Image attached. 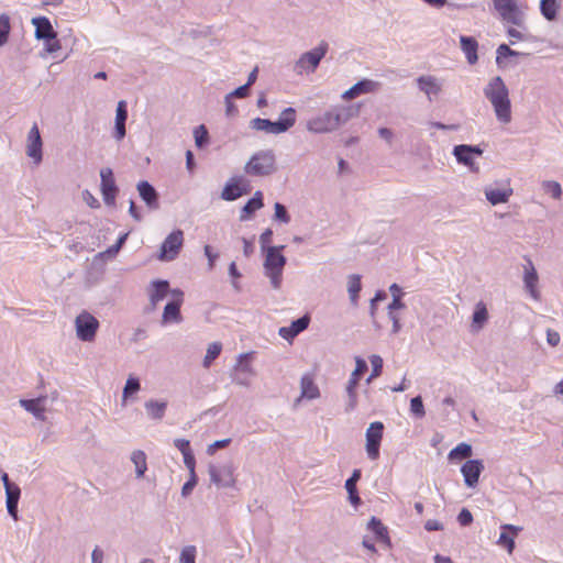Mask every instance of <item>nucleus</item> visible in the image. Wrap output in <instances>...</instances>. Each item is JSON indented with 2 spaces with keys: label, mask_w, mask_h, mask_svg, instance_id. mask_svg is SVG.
Instances as JSON below:
<instances>
[{
  "label": "nucleus",
  "mask_w": 563,
  "mask_h": 563,
  "mask_svg": "<svg viewBox=\"0 0 563 563\" xmlns=\"http://www.w3.org/2000/svg\"><path fill=\"white\" fill-rule=\"evenodd\" d=\"M561 336L559 332L549 329L547 331V341L551 346H556L560 343Z\"/></svg>",
  "instance_id": "obj_60"
},
{
  "label": "nucleus",
  "mask_w": 563,
  "mask_h": 563,
  "mask_svg": "<svg viewBox=\"0 0 563 563\" xmlns=\"http://www.w3.org/2000/svg\"><path fill=\"white\" fill-rule=\"evenodd\" d=\"M309 317L305 316L291 322L289 327H283L279 329V335L285 340H292L301 331L307 329L309 324Z\"/></svg>",
  "instance_id": "obj_23"
},
{
  "label": "nucleus",
  "mask_w": 563,
  "mask_h": 563,
  "mask_svg": "<svg viewBox=\"0 0 563 563\" xmlns=\"http://www.w3.org/2000/svg\"><path fill=\"white\" fill-rule=\"evenodd\" d=\"M166 407H167V402H165V401L150 400V401L145 402V408L147 410V413L153 419H162L165 415Z\"/></svg>",
  "instance_id": "obj_38"
},
{
  "label": "nucleus",
  "mask_w": 563,
  "mask_h": 563,
  "mask_svg": "<svg viewBox=\"0 0 563 563\" xmlns=\"http://www.w3.org/2000/svg\"><path fill=\"white\" fill-rule=\"evenodd\" d=\"M368 529L375 533L379 541L389 544L388 530L379 519L373 517L368 522Z\"/></svg>",
  "instance_id": "obj_36"
},
{
  "label": "nucleus",
  "mask_w": 563,
  "mask_h": 563,
  "mask_svg": "<svg viewBox=\"0 0 563 563\" xmlns=\"http://www.w3.org/2000/svg\"><path fill=\"white\" fill-rule=\"evenodd\" d=\"M485 95L493 106H510L508 91L500 77H496L489 82L485 89Z\"/></svg>",
  "instance_id": "obj_11"
},
{
  "label": "nucleus",
  "mask_w": 563,
  "mask_h": 563,
  "mask_svg": "<svg viewBox=\"0 0 563 563\" xmlns=\"http://www.w3.org/2000/svg\"><path fill=\"white\" fill-rule=\"evenodd\" d=\"M472 455V446L467 443H460L454 449H452L449 453V460H463L468 459Z\"/></svg>",
  "instance_id": "obj_40"
},
{
  "label": "nucleus",
  "mask_w": 563,
  "mask_h": 563,
  "mask_svg": "<svg viewBox=\"0 0 563 563\" xmlns=\"http://www.w3.org/2000/svg\"><path fill=\"white\" fill-rule=\"evenodd\" d=\"M7 494V509L14 520H18V503L21 490L18 485L8 486L5 488Z\"/></svg>",
  "instance_id": "obj_28"
},
{
  "label": "nucleus",
  "mask_w": 563,
  "mask_h": 563,
  "mask_svg": "<svg viewBox=\"0 0 563 563\" xmlns=\"http://www.w3.org/2000/svg\"><path fill=\"white\" fill-rule=\"evenodd\" d=\"M523 280H525L526 288L529 290L531 297L533 299L538 300L540 298V292L537 287L538 275H537V272L530 261H529V267H526Z\"/></svg>",
  "instance_id": "obj_27"
},
{
  "label": "nucleus",
  "mask_w": 563,
  "mask_h": 563,
  "mask_svg": "<svg viewBox=\"0 0 563 563\" xmlns=\"http://www.w3.org/2000/svg\"><path fill=\"white\" fill-rule=\"evenodd\" d=\"M222 345L219 342H213L208 346L207 353L203 358L205 367H209L211 363L220 355Z\"/></svg>",
  "instance_id": "obj_42"
},
{
  "label": "nucleus",
  "mask_w": 563,
  "mask_h": 563,
  "mask_svg": "<svg viewBox=\"0 0 563 563\" xmlns=\"http://www.w3.org/2000/svg\"><path fill=\"white\" fill-rule=\"evenodd\" d=\"M496 53H497L496 62H497L498 65H501L503 58H505V57H509V56H526L527 55L525 53H520V52L511 49L506 44L499 45Z\"/></svg>",
  "instance_id": "obj_45"
},
{
  "label": "nucleus",
  "mask_w": 563,
  "mask_h": 563,
  "mask_svg": "<svg viewBox=\"0 0 563 563\" xmlns=\"http://www.w3.org/2000/svg\"><path fill=\"white\" fill-rule=\"evenodd\" d=\"M231 440L230 439H223V440H219V441H216L214 443H212L209 449H208V452L209 453H214V451L217 449H223L225 446H228L230 444Z\"/></svg>",
  "instance_id": "obj_63"
},
{
  "label": "nucleus",
  "mask_w": 563,
  "mask_h": 563,
  "mask_svg": "<svg viewBox=\"0 0 563 563\" xmlns=\"http://www.w3.org/2000/svg\"><path fill=\"white\" fill-rule=\"evenodd\" d=\"M280 247H267L265 256V269L266 275L271 278L272 284L275 288H278L282 280V272L286 264V258L282 254Z\"/></svg>",
  "instance_id": "obj_3"
},
{
  "label": "nucleus",
  "mask_w": 563,
  "mask_h": 563,
  "mask_svg": "<svg viewBox=\"0 0 563 563\" xmlns=\"http://www.w3.org/2000/svg\"><path fill=\"white\" fill-rule=\"evenodd\" d=\"M196 484H197L196 474L192 473L190 479L184 484V486L181 488V494L184 496L189 495L191 493V490L194 489V487L196 486Z\"/></svg>",
  "instance_id": "obj_59"
},
{
  "label": "nucleus",
  "mask_w": 563,
  "mask_h": 563,
  "mask_svg": "<svg viewBox=\"0 0 563 563\" xmlns=\"http://www.w3.org/2000/svg\"><path fill=\"white\" fill-rule=\"evenodd\" d=\"M101 176V192L103 200L107 205H113L117 195V186L113 178V173L110 168H103L100 172Z\"/></svg>",
  "instance_id": "obj_16"
},
{
  "label": "nucleus",
  "mask_w": 563,
  "mask_h": 563,
  "mask_svg": "<svg viewBox=\"0 0 563 563\" xmlns=\"http://www.w3.org/2000/svg\"><path fill=\"white\" fill-rule=\"evenodd\" d=\"M184 244V232L179 229L174 230L164 240L161 246L158 258L161 261H173L179 254Z\"/></svg>",
  "instance_id": "obj_7"
},
{
  "label": "nucleus",
  "mask_w": 563,
  "mask_h": 563,
  "mask_svg": "<svg viewBox=\"0 0 563 563\" xmlns=\"http://www.w3.org/2000/svg\"><path fill=\"white\" fill-rule=\"evenodd\" d=\"M275 169V157L271 152H261L252 156L245 166L250 175H269Z\"/></svg>",
  "instance_id": "obj_4"
},
{
  "label": "nucleus",
  "mask_w": 563,
  "mask_h": 563,
  "mask_svg": "<svg viewBox=\"0 0 563 563\" xmlns=\"http://www.w3.org/2000/svg\"><path fill=\"white\" fill-rule=\"evenodd\" d=\"M126 108H117L114 137L122 140L125 136Z\"/></svg>",
  "instance_id": "obj_35"
},
{
  "label": "nucleus",
  "mask_w": 563,
  "mask_h": 563,
  "mask_svg": "<svg viewBox=\"0 0 563 563\" xmlns=\"http://www.w3.org/2000/svg\"><path fill=\"white\" fill-rule=\"evenodd\" d=\"M380 88V84L378 81L372 79H363L352 86L350 89L342 93V98L344 100H352L362 95L374 93L377 92Z\"/></svg>",
  "instance_id": "obj_13"
},
{
  "label": "nucleus",
  "mask_w": 563,
  "mask_h": 563,
  "mask_svg": "<svg viewBox=\"0 0 563 563\" xmlns=\"http://www.w3.org/2000/svg\"><path fill=\"white\" fill-rule=\"evenodd\" d=\"M512 195V188L510 187L509 180L503 188H487L485 189V196L492 205L505 203Z\"/></svg>",
  "instance_id": "obj_21"
},
{
  "label": "nucleus",
  "mask_w": 563,
  "mask_h": 563,
  "mask_svg": "<svg viewBox=\"0 0 563 563\" xmlns=\"http://www.w3.org/2000/svg\"><path fill=\"white\" fill-rule=\"evenodd\" d=\"M249 93H250V82H246L245 85L238 87L233 91L224 93V96H223L224 106H233L232 98L242 99V98L247 97Z\"/></svg>",
  "instance_id": "obj_41"
},
{
  "label": "nucleus",
  "mask_w": 563,
  "mask_h": 563,
  "mask_svg": "<svg viewBox=\"0 0 563 563\" xmlns=\"http://www.w3.org/2000/svg\"><path fill=\"white\" fill-rule=\"evenodd\" d=\"M372 364V374L368 377L367 382H371L373 378L380 376L383 372V358L379 355H372L369 357Z\"/></svg>",
  "instance_id": "obj_47"
},
{
  "label": "nucleus",
  "mask_w": 563,
  "mask_h": 563,
  "mask_svg": "<svg viewBox=\"0 0 563 563\" xmlns=\"http://www.w3.org/2000/svg\"><path fill=\"white\" fill-rule=\"evenodd\" d=\"M174 444L181 452L183 455L188 452H191L190 443L186 439H176L174 441Z\"/></svg>",
  "instance_id": "obj_57"
},
{
  "label": "nucleus",
  "mask_w": 563,
  "mask_h": 563,
  "mask_svg": "<svg viewBox=\"0 0 563 563\" xmlns=\"http://www.w3.org/2000/svg\"><path fill=\"white\" fill-rule=\"evenodd\" d=\"M140 388L141 385L139 379L135 377H129L123 389L122 405H125L128 397L134 393H137Z\"/></svg>",
  "instance_id": "obj_44"
},
{
  "label": "nucleus",
  "mask_w": 563,
  "mask_h": 563,
  "mask_svg": "<svg viewBox=\"0 0 563 563\" xmlns=\"http://www.w3.org/2000/svg\"><path fill=\"white\" fill-rule=\"evenodd\" d=\"M501 530L503 531L497 540V544L507 549L508 553H512L515 549V538L521 528L512 525H503Z\"/></svg>",
  "instance_id": "obj_20"
},
{
  "label": "nucleus",
  "mask_w": 563,
  "mask_h": 563,
  "mask_svg": "<svg viewBox=\"0 0 563 563\" xmlns=\"http://www.w3.org/2000/svg\"><path fill=\"white\" fill-rule=\"evenodd\" d=\"M77 336L85 342L95 340L99 329V321L89 312L82 311L75 320Z\"/></svg>",
  "instance_id": "obj_5"
},
{
  "label": "nucleus",
  "mask_w": 563,
  "mask_h": 563,
  "mask_svg": "<svg viewBox=\"0 0 563 563\" xmlns=\"http://www.w3.org/2000/svg\"><path fill=\"white\" fill-rule=\"evenodd\" d=\"M26 153L35 164L42 161V140L36 124H34L29 132Z\"/></svg>",
  "instance_id": "obj_18"
},
{
  "label": "nucleus",
  "mask_w": 563,
  "mask_h": 563,
  "mask_svg": "<svg viewBox=\"0 0 563 563\" xmlns=\"http://www.w3.org/2000/svg\"><path fill=\"white\" fill-rule=\"evenodd\" d=\"M296 122L295 108H285L277 121H271L267 119H254L251 122L253 129L264 131L271 134H279L286 132Z\"/></svg>",
  "instance_id": "obj_2"
},
{
  "label": "nucleus",
  "mask_w": 563,
  "mask_h": 563,
  "mask_svg": "<svg viewBox=\"0 0 563 563\" xmlns=\"http://www.w3.org/2000/svg\"><path fill=\"white\" fill-rule=\"evenodd\" d=\"M545 192L550 194L553 198L560 199L562 195L561 185L558 181L549 180L543 183Z\"/></svg>",
  "instance_id": "obj_49"
},
{
  "label": "nucleus",
  "mask_w": 563,
  "mask_h": 563,
  "mask_svg": "<svg viewBox=\"0 0 563 563\" xmlns=\"http://www.w3.org/2000/svg\"><path fill=\"white\" fill-rule=\"evenodd\" d=\"M361 478V471L354 470L352 476L345 482V488L349 493L350 500L353 505L357 506L361 501L357 489H356V483Z\"/></svg>",
  "instance_id": "obj_33"
},
{
  "label": "nucleus",
  "mask_w": 563,
  "mask_h": 563,
  "mask_svg": "<svg viewBox=\"0 0 563 563\" xmlns=\"http://www.w3.org/2000/svg\"><path fill=\"white\" fill-rule=\"evenodd\" d=\"M60 47L62 46H60V43L57 40V37H55V40H46V43H45V52L46 53L54 54L57 51H59Z\"/></svg>",
  "instance_id": "obj_56"
},
{
  "label": "nucleus",
  "mask_w": 563,
  "mask_h": 563,
  "mask_svg": "<svg viewBox=\"0 0 563 563\" xmlns=\"http://www.w3.org/2000/svg\"><path fill=\"white\" fill-rule=\"evenodd\" d=\"M493 3L505 21L518 26L522 25L523 14L518 9L516 0H493Z\"/></svg>",
  "instance_id": "obj_8"
},
{
  "label": "nucleus",
  "mask_w": 563,
  "mask_h": 563,
  "mask_svg": "<svg viewBox=\"0 0 563 563\" xmlns=\"http://www.w3.org/2000/svg\"><path fill=\"white\" fill-rule=\"evenodd\" d=\"M457 520L461 526H464V527L468 526L473 521V515L471 514V511L468 509L463 508L461 510V512L459 514Z\"/></svg>",
  "instance_id": "obj_53"
},
{
  "label": "nucleus",
  "mask_w": 563,
  "mask_h": 563,
  "mask_svg": "<svg viewBox=\"0 0 563 563\" xmlns=\"http://www.w3.org/2000/svg\"><path fill=\"white\" fill-rule=\"evenodd\" d=\"M355 365H356L355 369L353 371V373H352V375L350 377L347 387H346V391H347V394L350 396V407H351V409H353L356 406L355 388H356V386L358 384L360 377L367 371V364L361 357H356L355 358Z\"/></svg>",
  "instance_id": "obj_15"
},
{
  "label": "nucleus",
  "mask_w": 563,
  "mask_h": 563,
  "mask_svg": "<svg viewBox=\"0 0 563 563\" xmlns=\"http://www.w3.org/2000/svg\"><path fill=\"white\" fill-rule=\"evenodd\" d=\"M274 209H275L274 216H275L276 220L284 222V223H288L290 221L289 214H288L286 208L282 203L276 202L274 206Z\"/></svg>",
  "instance_id": "obj_52"
},
{
  "label": "nucleus",
  "mask_w": 563,
  "mask_h": 563,
  "mask_svg": "<svg viewBox=\"0 0 563 563\" xmlns=\"http://www.w3.org/2000/svg\"><path fill=\"white\" fill-rule=\"evenodd\" d=\"M410 410L417 417H423L424 416V407H423L422 399H421L420 396H417V397L411 399V401H410Z\"/></svg>",
  "instance_id": "obj_51"
},
{
  "label": "nucleus",
  "mask_w": 563,
  "mask_h": 563,
  "mask_svg": "<svg viewBox=\"0 0 563 563\" xmlns=\"http://www.w3.org/2000/svg\"><path fill=\"white\" fill-rule=\"evenodd\" d=\"M498 120L503 123H508L511 119V108H495Z\"/></svg>",
  "instance_id": "obj_54"
},
{
  "label": "nucleus",
  "mask_w": 563,
  "mask_h": 563,
  "mask_svg": "<svg viewBox=\"0 0 563 563\" xmlns=\"http://www.w3.org/2000/svg\"><path fill=\"white\" fill-rule=\"evenodd\" d=\"M384 434V424L380 421H375L369 424L366 430V453L368 459L375 461L379 457V448Z\"/></svg>",
  "instance_id": "obj_6"
},
{
  "label": "nucleus",
  "mask_w": 563,
  "mask_h": 563,
  "mask_svg": "<svg viewBox=\"0 0 563 563\" xmlns=\"http://www.w3.org/2000/svg\"><path fill=\"white\" fill-rule=\"evenodd\" d=\"M273 231L271 229H266L260 236L261 246L263 250H267L269 247V243L272 241Z\"/></svg>",
  "instance_id": "obj_58"
},
{
  "label": "nucleus",
  "mask_w": 563,
  "mask_h": 563,
  "mask_svg": "<svg viewBox=\"0 0 563 563\" xmlns=\"http://www.w3.org/2000/svg\"><path fill=\"white\" fill-rule=\"evenodd\" d=\"M205 255L208 257L209 269H212L214 267L216 260L218 258V254L213 253L212 247L210 245H206Z\"/></svg>",
  "instance_id": "obj_61"
},
{
  "label": "nucleus",
  "mask_w": 563,
  "mask_h": 563,
  "mask_svg": "<svg viewBox=\"0 0 563 563\" xmlns=\"http://www.w3.org/2000/svg\"><path fill=\"white\" fill-rule=\"evenodd\" d=\"M179 560L180 563H196V548L194 545L185 547Z\"/></svg>",
  "instance_id": "obj_50"
},
{
  "label": "nucleus",
  "mask_w": 563,
  "mask_h": 563,
  "mask_svg": "<svg viewBox=\"0 0 563 563\" xmlns=\"http://www.w3.org/2000/svg\"><path fill=\"white\" fill-rule=\"evenodd\" d=\"M169 284L166 280H158L152 284L150 292V301L155 307L161 300H163L169 294Z\"/></svg>",
  "instance_id": "obj_30"
},
{
  "label": "nucleus",
  "mask_w": 563,
  "mask_h": 563,
  "mask_svg": "<svg viewBox=\"0 0 563 563\" xmlns=\"http://www.w3.org/2000/svg\"><path fill=\"white\" fill-rule=\"evenodd\" d=\"M195 142L198 147L208 143V131L205 125H199L194 131Z\"/></svg>",
  "instance_id": "obj_48"
},
{
  "label": "nucleus",
  "mask_w": 563,
  "mask_h": 563,
  "mask_svg": "<svg viewBox=\"0 0 563 563\" xmlns=\"http://www.w3.org/2000/svg\"><path fill=\"white\" fill-rule=\"evenodd\" d=\"M460 43H461V48H462L463 53L465 54L468 64L470 65L476 64L478 60V56H477L478 43H477V41L472 36L461 35Z\"/></svg>",
  "instance_id": "obj_24"
},
{
  "label": "nucleus",
  "mask_w": 563,
  "mask_h": 563,
  "mask_svg": "<svg viewBox=\"0 0 563 563\" xmlns=\"http://www.w3.org/2000/svg\"><path fill=\"white\" fill-rule=\"evenodd\" d=\"M10 32V19L5 14L0 15V47L3 46Z\"/></svg>",
  "instance_id": "obj_46"
},
{
  "label": "nucleus",
  "mask_w": 563,
  "mask_h": 563,
  "mask_svg": "<svg viewBox=\"0 0 563 563\" xmlns=\"http://www.w3.org/2000/svg\"><path fill=\"white\" fill-rule=\"evenodd\" d=\"M263 194L262 191H256L254 196L245 203V206L241 209L240 220L246 221L252 218V216L263 208Z\"/></svg>",
  "instance_id": "obj_25"
},
{
  "label": "nucleus",
  "mask_w": 563,
  "mask_h": 563,
  "mask_svg": "<svg viewBox=\"0 0 563 563\" xmlns=\"http://www.w3.org/2000/svg\"><path fill=\"white\" fill-rule=\"evenodd\" d=\"M43 400L44 398H35L29 400L22 399L20 400V404L25 410L32 412L36 418L42 419L45 410Z\"/></svg>",
  "instance_id": "obj_34"
},
{
  "label": "nucleus",
  "mask_w": 563,
  "mask_h": 563,
  "mask_svg": "<svg viewBox=\"0 0 563 563\" xmlns=\"http://www.w3.org/2000/svg\"><path fill=\"white\" fill-rule=\"evenodd\" d=\"M82 199L90 208L96 209L100 207L98 199L89 190L82 192Z\"/></svg>",
  "instance_id": "obj_55"
},
{
  "label": "nucleus",
  "mask_w": 563,
  "mask_h": 563,
  "mask_svg": "<svg viewBox=\"0 0 563 563\" xmlns=\"http://www.w3.org/2000/svg\"><path fill=\"white\" fill-rule=\"evenodd\" d=\"M559 9V3L556 0H541L540 1V11L541 14L548 20L553 21L556 18Z\"/></svg>",
  "instance_id": "obj_37"
},
{
  "label": "nucleus",
  "mask_w": 563,
  "mask_h": 563,
  "mask_svg": "<svg viewBox=\"0 0 563 563\" xmlns=\"http://www.w3.org/2000/svg\"><path fill=\"white\" fill-rule=\"evenodd\" d=\"M401 308H404V303L401 301V297L395 296V298H393V301L388 306L389 316L395 314L394 310L401 309Z\"/></svg>",
  "instance_id": "obj_62"
},
{
  "label": "nucleus",
  "mask_w": 563,
  "mask_h": 563,
  "mask_svg": "<svg viewBox=\"0 0 563 563\" xmlns=\"http://www.w3.org/2000/svg\"><path fill=\"white\" fill-rule=\"evenodd\" d=\"M300 387L302 398L316 399L320 396L319 388L310 374H306L301 377Z\"/></svg>",
  "instance_id": "obj_29"
},
{
  "label": "nucleus",
  "mask_w": 563,
  "mask_h": 563,
  "mask_svg": "<svg viewBox=\"0 0 563 563\" xmlns=\"http://www.w3.org/2000/svg\"><path fill=\"white\" fill-rule=\"evenodd\" d=\"M172 299L167 302L163 312V322H180L181 313L180 307L184 302V292L179 289H174L170 291Z\"/></svg>",
  "instance_id": "obj_10"
},
{
  "label": "nucleus",
  "mask_w": 563,
  "mask_h": 563,
  "mask_svg": "<svg viewBox=\"0 0 563 563\" xmlns=\"http://www.w3.org/2000/svg\"><path fill=\"white\" fill-rule=\"evenodd\" d=\"M251 192V185L243 177H232L224 186L221 197L227 201L235 200Z\"/></svg>",
  "instance_id": "obj_9"
},
{
  "label": "nucleus",
  "mask_w": 563,
  "mask_h": 563,
  "mask_svg": "<svg viewBox=\"0 0 563 563\" xmlns=\"http://www.w3.org/2000/svg\"><path fill=\"white\" fill-rule=\"evenodd\" d=\"M184 456V462L186 464V466L189 468L190 473H195V456L192 454V452H188L186 454L183 455Z\"/></svg>",
  "instance_id": "obj_64"
},
{
  "label": "nucleus",
  "mask_w": 563,
  "mask_h": 563,
  "mask_svg": "<svg viewBox=\"0 0 563 563\" xmlns=\"http://www.w3.org/2000/svg\"><path fill=\"white\" fill-rule=\"evenodd\" d=\"M131 460H132L133 464L135 465V471H136L137 477H142L147 470L145 453L141 450H136L132 453Z\"/></svg>",
  "instance_id": "obj_39"
},
{
  "label": "nucleus",
  "mask_w": 563,
  "mask_h": 563,
  "mask_svg": "<svg viewBox=\"0 0 563 563\" xmlns=\"http://www.w3.org/2000/svg\"><path fill=\"white\" fill-rule=\"evenodd\" d=\"M329 49V44L325 41H321L318 46L311 51L302 53L294 64V71L297 75H309L313 74L321 59L325 56Z\"/></svg>",
  "instance_id": "obj_1"
},
{
  "label": "nucleus",
  "mask_w": 563,
  "mask_h": 563,
  "mask_svg": "<svg viewBox=\"0 0 563 563\" xmlns=\"http://www.w3.org/2000/svg\"><path fill=\"white\" fill-rule=\"evenodd\" d=\"M488 319L487 308L484 302H478L475 306V310L472 318V328L475 331L481 330Z\"/></svg>",
  "instance_id": "obj_32"
},
{
  "label": "nucleus",
  "mask_w": 563,
  "mask_h": 563,
  "mask_svg": "<svg viewBox=\"0 0 563 563\" xmlns=\"http://www.w3.org/2000/svg\"><path fill=\"white\" fill-rule=\"evenodd\" d=\"M483 470L484 464L481 460H468L462 465L461 473L467 487L473 488L477 485Z\"/></svg>",
  "instance_id": "obj_14"
},
{
  "label": "nucleus",
  "mask_w": 563,
  "mask_h": 563,
  "mask_svg": "<svg viewBox=\"0 0 563 563\" xmlns=\"http://www.w3.org/2000/svg\"><path fill=\"white\" fill-rule=\"evenodd\" d=\"M137 190L140 192L141 198L150 206H157V194L153 186H151L147 181H141L137 185Z\"/></svg>",
  "instance_id": "obj_31"
},
{
  "label": "nucleus",
  "mask_w": 563,
  "mask_h": 563,
  "mask_svg": "<svg viewBox=\"0 0 563 563\" xmlns=\"http://www.w3.org/2000/svg\"><path fill=\"white\" fill-rule=\"evenodd\" d=\"M362 285H361V277L358 275H352L349 278V286L347 290L350 294V298L353 302L356 301L358 294L361 291Z\"/></svg>",
  "instance_id": "obj_43"
},
{
  "label": "nucleus",
  "mask_w": 563,
  "mask_h": 563,
  "mask_svg": "<svg viewBox=\"0 0 563 563\" xmlns=\"http://www.w3.org/2000/svg\"><path fill=\"white\" fill-rule=\"evenodd\" d=\"M211 482L217 486L230 487L235 483L233 467L230 465L209 467Z\"/></svg>",
  "instance_id": "obj_12"
},
{
  "label": "nucleus",
  "mask_w": 563,
  "mask_h": 563,
  "mask_svg": "<svg viewBox=\"0 0 563 563\" xmlns=\"http://www.w3.org/2000/svg\"><path fill=\"white\" fill-rule=\"evenodd\" d=\"M339 125V115L329 112L322 117H317L308 122V129L317 133H324L335 129Z\"/></svg>",
  "instance_id": "obj_17"
},
{
  "label": "nucleus",
  "mask_w": 563,
  "mask_h": 563,
  "mask_svg": "<svg viewBox=\"0 0 563 563\" xmlns=\"http://www.w3.org/2000/svg\"><path fill=\"white\" fill-rule=\"evenodd\" d=\"M417 84L419 89L428 96L429 101H432V97L441 91V82L433 76H420Z\"/></svg>",
  "instance_id": "obj_22"
},
{
  "label": "nucleus",
  "mask_w": 563,
  "mask_h": 563,
  "mask_svg": "<svg viewBox=\"0 0 563 563\" xmlns=\"http://www.w3.org/2000/svg\"><path fill=\"white\" fill-rule=\"evenodd\" d=\"M481 155L482 150L478 147H473L470 145H457L454 147V155L460 163H463L467 166L473 164V155Z\"/></svg>",
  "instance_id": "obj_26"
},
{
  "label": "nucleus",
  "mask_w": 563,
  "mask_h": 563,
  "mask_svg": "<svg viewBox=\"0 0 563 563\" xmlns=\"http://www.w3.org/2000/svg\"><path fill=\"white\" fill-rule=\"evenodd\" d=\"M35 26V37L37 40H55L57 33L54 31L49 20L46 16H36L32 19Z\"/></svg>",
  "instance_id": "obj_19"
}]
</instances>
